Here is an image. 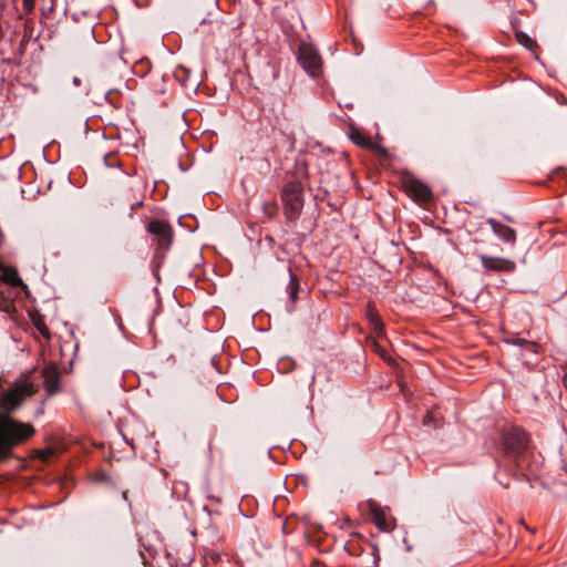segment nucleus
Returning <instances> with one entry per match:
<instances>
[{
  "instance_id": "obj_4",
  "label": "nucleus",
  "mask_w": 567,
  "mask_h": 567,
  "mask_svg": "<svg viewBox=\"0 0 567 567\" xmlns=\"http://www.w3.org/2000/svg\"><path fill=\"white\" fill-rule=\"evenodd\" d=\"M527 434L518 427H509L502 433V445L507 454H518L524 452L528 446Z\"/></svg>"
},
{
  "instance_id": "obj_20",
  "label": "nucleus",
  "mask_w": 567,
  "mask_h": 567,
  "mask_svg": "<svg viewBox=\"0 0 567 567\" xmlns=\"http://www.w3.org/2000/svg\"><path fill=\"white\" fill-rule=\"evenodd\" d=\"M346 525L352 526V525H353V523H352L351 520L347 519V520H346Z\"/></svg>"
},
{
  "instance_id": "obj_2",
  "label": "nucleus",
  "mask_w": 567,
  "mask_h": 567,
  "mask_svg": "<svg viewBox=\"0 0 567 567\" xmlns=\"http://www.w3.org/2000/svg\"><path fill=\"white\" fill-rule=\"evenodd\" d=\"M399 183L406 196L419 205H426L433 198V193L430 186L414 177L409 172L400 173Z\"/></svg>"
},
{
  "instance_id": "obj_17",
  "label": "nucleus",
  "mask_w": 567,
  "mask_h": 567,
  "mask_svg": "<svg viewBox=\"0 0 567 567\" xmlns=\"http://www.w3.org/2000/svg\"><path fill=\"white\" fill-rule=\"evenodd\" d=\"M372 349H373L374 352H377L384 360H390V358H388V354H386L385 350L379 344L378 341H375V340L372 341Z\"/></svg>"
},
{
  "instance_id": "obj_3",
  "label": "nucleus",
  "mask_w": 567,
  "mask_h": 567,
  "mask_svg": "<svg viewBox=\"0 0 567 567\" xmlns=\"http://www.w3.org/2000/svg\"><path fill=\"white\" fill-rule=\"evenodd\" d=\"M284 213L288 220H296L303 207L302 186L300 183L291 182L284 186L281 192Z\"/></svg>"
},
{
  "instance_id": "obj_10",
  "label": "nucleus",
  "mask_w": 567,
  "mask_h": 567,
  "mask_svg": "<svg viewBox=\"0 0 567 567\" xmlns=\"http://www.w3.org/2000/svg\"><path fill=\"white\" fill-rule=\"evenodd\" d=\"M44 386L49 394H53L59 388V369L54 364H48L42 369Z\"/></svg>"
},
{
  "instance_id": "obj_9",
  "label": "nucleus",
  "mask_w": 567,
  "mask_h": 567,
  "mask_svg": "<svg viewBox=\"0 0 567 567\" xmlns=\"http://www.w3.org/2000/svg\"><path fill=\"white\" fill-rule=\"evenodd\" d=\"M481 261L483 267L491 271H512L515 269V262L505 258L483 255Z\"/></svg>"
},
{
  "instance_id": "obj_8",
  "label": "nucleus",
  "mask_w": 567,
  "mask_h": 567,
  "mask_svg": "<svg viewBox=\"0 0 567 567\" xmlns=\"http://www.w3.org/2000/svg\"><path fill=\"white\" fill-rule=\"evenodd\" d=\"M350 138L355 145L360 147L373 150L382 155H386V151L383 147L375 144L370 136L357 127H351Z\"/></svg>"
},
{
  "instance_id": "obj_7",
  "label": "nucleus",
  "mask_w": 567,
  "mask_h": 567,
  "mask_svg": "<svg viewBox=\"0 0 567 567\" xmlns=\"http://www.w3.org/2000/svg\"><path fill=\"white\" fill-rule=\"evenodd\" d=\"M147 230L155 237L158 249L166 250L173 240V230L168 223L164 220H152Z\"/></svg>"
},
{
  "instance_id": "obj_21",
  "label": "nucleus",
  "mask_w": 567,
  "mask_h": 567,
  "mask_svg": "<svg viewBox=\"0 0 567 567\" xmlns=\"http://www.w3.org/2000/svg\"><path fill=\"white\" fill-rule=\"evenodd\" d=\"M47 455H50V452H45L42 457L45 458Z\"/></svg>"
},
{
  "instance_id": "obj_11",
  "label": "nucleus",
  "mask_w": 567,
  "mask_h": 567,
  "mask_svg": "<svg viewBox=\"0 0 567 567\" xmlns=\"http://www.w3.org/2000/svg\"><path fill=\"white\" fill-rule=\"evenodd\" d=\"M491 227L493 231L502 238L506 243H515L516 240V233L513 228L508 227L507 225L497 223L495 220H489Z\"/></svg>"
},
{
  "instance_id": "obj_15",
  "label": "nucleus",
  "mask_w": 567,
  "mask_h": 567,
  "mask_svg": "<svg viewBox=\"0 0 567 567\" xmlns=\"http://www.w3.org/2000/svg\"><path fill=\"white\" fill-rule=\"evenodd\" d=\"M289 288H290V297H291L292 301H296L298 290H299V279L296 275L290 276Z\"/></svg>"
},
{
  "instance_id": "obj_16",
  "label": "nucleus",
  "mask_w": 567,
  "mask_h": 567,
  "mask_svg": "<svg viewBox=\"0 0 567 567\" xmlns=\"http://www.w3.org/2000/svg\"><path fill=\"white\" fill-rule=\"evenodd\" d=\"M34 326L38 329V331L47 339L49 340L51 334L48 326L44 323L42 319H38L34 321Z\"/></svg>"
},
{
  "instance_id": "obj_19",
  "label": "nucleus",
  "mask_w": 567,
  "mask_h": 567,
  "mask_svg": "<svg viewBox=\"0 0 567 567\" xmlns=\"http://www.w3.org/2000/svg\"><path fill=\"white\" fill-rule=\"evenodd\" d=\"M563 384H564L565 389L567 390V373L563 378Z\"/></svg>"
},
{
  "instance_id": "obj_6",
  "label": "nucleus",
  "mask_w": 567,
  "mask_h": 567,
  "mask_svg": "<svg viewBox=\"0 0 567 567\" xmlns=\"http://www.w3.org/2000/svg\"><path fill=\"white\" fill-rule=\"evenodd\" d=\"M368 509L372 522L381 532H391L395 527V518L390 514L389 508L382 507L374 501H368Z\"/></svg>"
},
{
  "instance_id": "obj_13",
  "label": "nucleus",
  "mask_w": 567,
  "mask_h": 567,
  "mask_svg": "<svg viewBox=\"0 0 567 567\" xmlns=\"http://www.w3.org/2000/svg\"><path fill=\"white\" fill-rule=\"evenodd\" d=\"M0 279L12 286H18L21 282V279L17 270L11 268L2 269L0 274Z\"/></svg>"
},
{
  "instance_id": "obj_18",
  "label": "nucleus",
  "mask_w": 567,
  "mask_h": 567,
  "mask_svg": "<svg viewBox=\"0 0 567 567\" xmlns=\"http://www.w3.org/2000/svg\"><path fill=\"white\" fill-rule=\"evenodd\" d=\"M22 7L27 13H30L35 7V0H22Z\"/></svg>"
},
{
  "instance_id": "obj_1",
  "label": "nucleus",
  "mask_w": 567,
  "mask_h": 567,
  "mask_svg": "<svg viewBox=\"0 0 567 567\" xmlns=\"http://www.w3.org/2000/svg\"><path fill=\"white\" fill-rule=\"evenodd\" d=\"M37 391V385L28 375L20 378L10 386H4L0 380V458L35 434L31 423L18 421L9 414Z\"/></svg>"
},
{
  "instance_id": "obj_5",
  "label": "nucleus",
  "mask_w": 567,
  "mask_h": 567,
  "mask_svg": "<svg viewBox=\"0 0 567 567\" xmlns=\"http://www.w3.org/2000/svg\"><path fill=\"white\" fill-rule=\"evenodd\" d=\"M298 61L302 69L310 75H320L322 71V60L312 45L305 43L299 47Z\"/></svg>"
},
{
  "instance_id": "obj_12",
  "label": "nucleus",
  "mask_w": 567,
  "mask_h": 567,
  "mask_svg": "<svg viewBox=\"0 0 567 567\" xmlns=\"http://www.w3.org/2000/svg\"><path fill=\"white\" fill-rule=\"evenodd\" d=\"M367 318L370 321L373 330L377 332L378 337L383 336V333H384L383 322H382L381 317L379 316L377 309L371 305H369V307H368Z\"/></svg>"
},
{
  "instance_id": "obj_14",
  "label": "nucleus",
  "mask_w": 567,
  "mask_h": 567,
  "mask_svg": "<svg viewBox=\"0 0 567 567\" xmlns=\"http://www.w3.org/2000/svg\"><path fill=\"white\" fill-rule=\"evenodd\" d=\"M515 38L517 42L526 49L532 50L536 47V42L523 31H517Z\"/></svg>"
}]
</instances>
